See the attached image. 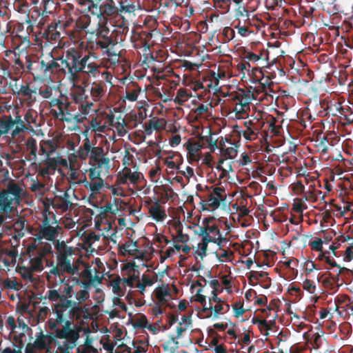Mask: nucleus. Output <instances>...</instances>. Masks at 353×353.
Listing matches in <instances>:
<instances>
[{"instance_id": "nucleus-54", "label": "nucleus", "mask_w": 353, "mask_h": 353, "mask_svg": "<svg viewBox=\"0 0 353 353\" xmlns=\"http://www.w3.org/2000/svg\"><path fill=\"white\" fill-rule=\"evenodd\" d=\"M70 103H64L63 100L60 99V103L57 105L59 111L52 110V114L56 117L59 118L60 115H63L64 110H67L70 106Z\"/></svg>"}, {"instance_id": "nucleus-48", "label": "nucleus", "mask_w": 353, "mask_h": 353, "mask_svg": "<svg viewBox=\"0 0 353 353\" xmlns=\"http://www.w3.org/2000/svg\"><path fill=\"white\" fill-rule=\"evenodd\" d=\"M90 126L95 132H104L106 129V125L101 123V119L95 117L92 118L90 121Z\"/></svg>"}, {"instance_id": "nucleus-1", "label": "nucleus", "mask_w": 353, "mask_h": 353, "mask_svg": "<svg viewBox=\"0 0 353 353\" xmlns=\"http://www.w3.org/2000/svg\"><path fill=\"white\" fill-rule=\"evenodd\" d=\"M94 47L84 46L83 42L77 46L68 48L58 59L52 55L48 61L41 59L40 64L41 76L43 78L50 77L59 70L67 76L70 83L75 85L81 81V74L88 77H96L99 73L100 64L98 56L92 52Z\"/></svg>"}, {"instance_id": "nucleus-42", "label": "nucleus", "mask_w": 353, "mask_h": 353, "mask_svg": "<svg viewBox=\"0 0 353 353\" xmlns=\"http://www.w3.org/2000/svg\"><path fill=\"white\" fill-rule=\"evenodd\" d=\"M213 2L214 7L221 13H227L230 10L231 0H213Z\"/></svg>"}, {"instance_id": "nucleus-17", "label": "nucleus", "mask_w": 353, "mask_h": 353, "mask_svg": "<svg viewBox=\"0 0 353 353\" xmlns=\"http://www.w3.org/2000/svg\"><path fill=\"white\" fill-rule=\"evenodd\" d=\"M166 126V121L163 118H154L150 119L144 125V134L150 135L153 130L160 131L164 130Z\"/></svg>"}, {"instance_id": "nucleus-37", "label": "nucleus", "mask_w": 353, "mask_h": 353, "mask_svg": "<svg viewBox=\"0 0 353 353\" xmlns=\"http://www.w3.org/2000/svg\"><path fill=\"white\" fill-rule=\"evenodd\" d=\"M78 353H97V351L92 345V340L86 337L83 345H79L77 347Z\"/></svg>"}, {"instance_id": "nucleus-24", "label": "nucleus", "mask_w": 353, "mask_h": 353, "mask_svg": "<svg viewBox=\"0 0 353 353\" xmlns=\"http://www.w3.org/2000/svg\"><path fill=\"white\" fill-rule=\"evenodd\" d=\"M36 248V245L34 244L28 248L27 252L29 256H32V252ZM33 272L41 271L43 270L42 256L39 254L33 258H30L29 264L28 265Z\"/></svg>"}, {"instance_id": "nucleus-30", "label": "nucleus", "mask_w": 353, "mask_h": 353, "mask_svg": "<svg viewBox=\"0 0 353 353\" xmlns=\"http://www.w3.org/2000/svg\"><path fill=\"white\" fill-rule=\"evenodd\" d=\"M216 236L212 237L210 235H207L203 237L202 241L198 244L197 249L196 250V254L201 259L206 255L208 249V244L210 242H215Z\"/></svg>"}, {"instance_id": "nucleus-11", "label": "nucleus", "mask_w": 353, "mask_h": 353, "mask_svg": "<svg viewBox=\"0 0 353 353\" xmlns=\"http://www.w3.org/2000/svg\"><path fill=\"white\" fill-rule=\"evenodd\" d=\"M39 0H33L32 3L34 7L32 8V12L28 14L26 17L25 22L26 24H32V26L37 24V26H42L44 23L43 17H46L41 10V6H37Z\"/></svg>"}, {"instance_id": "nucleus-32", "label": "nucleus", "mask_w": 353, "mask_h": 353, "mask_svg": "<svg viewBox=\"0 0 353 353\" xmlns=\"http://www.w3.org/2000/svg\"><path fill=\"white\" fill-rule=\"evenodd\" d=\"M156 279L154 277L143 275L141 279L138 281L137 288L139 289L140 293L143 294L145 291L146 287L153 285Z\"/></svg>"}, {"instance_id": "nucleus-39", "label": "nucleus", "mask_w": 353, "mask_h": 353, "mask_svg": "<svg viewBox=\"0 0 353 353\" xmlns=\"http://www.w3.org/2000/svg\"><path fill=\"white\" fill-rule=\"evenodd\" d=\"M341 109V103L337 101L328 102L325 108L327 114H331L332 116H336L337 113L340 112Z\"/></svg>"}, {"instance_id": "nucleus-52", "label": "nucleus", "mask_w": 353, "mask_h": 353, "mask_svg": "<svg viewBox=\"0 0 353 353\" xmlns=\"http://www.w3.org/2000/svg\"><path fill=\"white\" fill-rule=\"evenodd\" d=\"M18 271L23 278L31 281L32 279L33 271L28 265H22L19 267Z\"/></svg>"}, {"instance_id": "nucleus-21", "label": "nucleus", "mask_w": 353, "mask_h": 353, "mask_svg": "<svg viewBox=\"0 0 353 353\" xmlns=\"http://www.w3.org/2000/svg\"><path fill=\"white\" fill-rule=\"evenodd\" d=\"M108 21L98 20L97 27L94 29H92L89 33L95 34L100 39L113 38L114 36L112 35V34L109 36L110 30L108 26Z\"/></svg>"}, {"instance_id": "nucleus-57", "label": "nucleus", "mask_w": 353, "mask_h": 353, "mask_svg": "<svg viewBox=\"0 0 353 353\" xmlns=\"http://www.w3.org/2000/svg\"><path fill=\"white\" fill-rule=\"evenodd\" d=\"M148 323L145 316H140L132 321V325L136 328H145Z\"/></svg>"}, {"instance_id": "nucleus-19", "label": "nucleus", "mask_w": 353, "mask_h": 353, "mask_svg": "<svg viewBox=\"0 0 353 353\" xmlns=\"http://www.w3.org/2000/svg\"><path fill=\"white\" fill-rule=\"evenodd\" d=\"M133 171L129 168H125L123 170L119 177L120 183H125L129 180L131 183H135L139 181L142 176L141 174L137 171L135 165L133 167Z\"/></svg>"}, {"instance_id": "nucleus-14", "label": "nucleus", "mask_w": 353, "mask_h": 353, "mask_svg": "<svg viewBox=\"0 0 353 353\" xmlns=\"http://www.w3.org/2000/svg\"><path fill=\"white\" fill-rule=\"evenodd\" d=\"M13 32L25 43H30V35L34 32V26L32 24H26V22H15Z\"/></svg>"}, {"instance_id": "nucleus-25", "label": "nucleus", "mask_w": 353, "mask_h": 353, "mask_svg": "<svg viewBox=\"0 0 353 353\" xmlns=\"http://www.w3.org/2000/svg\"><path fill=\"white\" fill-rule=\"evenodd\" d=\"M252 100H257L253 92L249 88L248 90L240 89L234 97V101L241 102L245 105H250Z\"/></svg>"}, {"instance_id": "nucleus-35", "label": "nucleus", "mask_w": 353, "mask_h": 353, "mask_svg": "<svg viewBox=\"0 0 353 353\" xmlns=\"http://www.w3.org/2000/svg\"><path fill=\"white\" fill-rule=\"evenodd\" d=\"M121 252L123 254L137 256L138 246L136 242H128L121 247Z\"/></svg>"}, {"instance_id": "nucleus-53", "label": "nucleus", "mask_w": 353, "mask_h": 353, "mask_svg": "<svg viewBox=\"0 0 353 353\" xmlns=\"http://www.w3.org/2000/svg\"><path fill=\"white\" fill-rule=\"evenodd\" d=\"M78 4L85 7V11L92 13L94 8H97L96 4H94L92 0H77Z\"/></svg>"}, {"instance_id": "nucleus-62", "label": "nucleus", "mask_w": 353, "mask_h": 353, "mask_svg": "<svg viewBox=\"0 0 353 353\" xmlns=\"http://www.w3.org/2000/svg\"><path fill=\"white\" fill-rule=\"evenodd\" d=\"M223 35L225 39L231 41L235 37L234 30L230 27H225L223 30Z\"/></svg>"}, {"instance_id": "nucleus-26", "label": "nucleus", "mask_w": 353, "mask_h": 353, "mask_svg": "<svg viewBox=\"0 0 353 353\" xmlns=\"http://www.w3.org/2000/svg\"><path fill=\"white\" fill-rule=\"evenodd\" d=\"M84 43L83 41H82ZM116 41L114 38H107V39H101L96 41L95 45L94 43H91L89 45L88 43L84 44V46H88V50H90V47L93 46L94 50L92 52L94 53V50L100 48L101 50H104L106 52H108L110 49L109 46H114L115 44H117ZM97 54V53L95 52Z\"/></svg>"}, {"instance_id": "nucleus-3", "label": "nucleus", "mask_w": 353, "mask_h": 353, "mask_svg": "<svg viewBox=\"0 0 353 353\" xmlns=\"http://www.w3.org/2000/svg\"><path fill=\"white\" fill-rule=\"evenodd\" d=\"M77 89L70 94L72 102L81 103V109L85 113H90L92 110L94 102L99 101L105 94V84L103 81L93 82L90 88V94L86 92L85 87L76 84Z\"/></svg>"}, {"instance_id": "nucleus-28", "label": "nucleus", "mask_w": 353, "mask_h": 353, "mask_svg": "<svg viewBox=\"0 0 353 353\" xmlns=\"http://www.w3.org/2000/svg\"><path fill=\"white\" fill-rule=\"evenodd\" d=\"M190 326V319L185 316H181L176 326V338L179 339L185 336Z\"/></svg>"}, {"instance_id": "nucleus-4", "label": "nucleus", "mask_w": 353, "mask_h": 353, "mask_svg": "<svg viewBox=\"0 0 353 353\" xmlns=\"http://www.w3.org/2000/svg\"><path fill=\"white\" fill-rule=\"evenodd\" d=\"M91 22L88 15H82L77 19L71 30H67V34L71 41L78 42L85 37L90 30H86Z\"/></svg>"}, {"instance_id": "nucleus-9", "label": "nucleus", "mask_w": 353, "mask_h": 353, "mask_svg": "<svg viewBox=\"0 0 353 353\" xmlns=\"http://www.w3.org/2000/svg\"><path fill=\"white\" fill-rule=\"evenodd\" d=\"M117 1H105L97 8H94L92 14L97 16L98 20L108 21V18L117 14L119 10V6H117Z\"/></svg>"}, {"instance_id": "nucleus-49", "label": "nucleus", "mask_w": 353, "mask_h": 353, "mask_svg": "<svg viewBox=\"0 0 353 353\" xmlns=\"http://www.w3.org/2000/svg\"><path fill=\"white\" fill-rule=\"evenodd\" d=\"M41 154H51L54 150V144L52 141H47L40 143Z\"/></svg>"}, {"instance_id": "nucleus-64", "label": "nucleus", "mask_w": 353, "mask_h": 353, "mask_svg": "<svg viewBox=\"0 0 353 353\" xmlns=\"http://www.w3.org/2000/svg\"><path fill=\"white\" fill-rule=\"evenodd\" d=\"M243 136L248 140H252L256 137V133L250 126H247V129L242 131Z\"/></svg>"}, {"instance_id": "nucleus-60", "label": "nucleus", "mask_w": 353, "mask_h": 353, "mask_svg": "<svg viewBox=\"0 0 353 353\" xmlns=\"http://www.w3.org/2000/svg\"><path fill=\"white\" fill-rule=\"evenodd\" d=\"M75 297L79 303H82L86 301L89 298V294L86 288L85 287L83 290H81L80 291L76 293Z\"/></svg>"}, {"instance_id": "nucleus-5", "label": "nucleus", "mask_w": 353, "mask_h": 353, "mask_svg": "<svg viewBox=\"0 0 353 353\" xmlns=\"http://www.w3.org/2000/svg\"><path fill=\"white\" fill-rule=\"evenodd\" d=\"M254 83H258V85L254 87L250 86V88L257 99L263 100V97H265L267 100H269L268 97H270L271 100L273 99L272 93H274V91L272 88L273 82L269 77L263 75L261 79L254 80Z\"/></svg>"}, {"instance_id": "nucleus-38", "label": "nucleus", "mask_w": 353, "mask_h": 353, "mask_svg": "<svg viewBox=\"0 0 353 353\" xmlns=\"http://www.w3.org/2000/svg\"><path fill=\"white\" fill-rule=\"evenodd\" d=\"M39 6H41V10L46 16L48 14H52L56 8V5L53 0H41Z\"/></svg>"}, {"instance_id": "nucleus-58", "label": "nucleus", "mask_w": 353, "mask_h": 353, "mask_svg": "<svg viewBox=\"0 0 353 353\" xmlns=\"http://www.w3.org/2000/svg\"><path fill=\"white\" fill-rule=\"evenodd\" d=\"M243 57L250 63L257 64L259 62L258 54L250 51H245Z\"/></svg>"}, {"instance_id": "nucleus-56", "label": "nucleus", "mask_w": 353, "mask_h": 353, "mask_svg": "<svg viewBox=\"0 0 353 353\" xmlns=\"http://www.w3.org/2000/svg\"><path fill=\"white\" fill-rule=\"evenodd\" d=\"M25 144L26 145L27 149L30 150L28 154H37V141L34 138H28V140L25 142Z\"/></svg>"}, {"instance_id": "nucleus-41", "label": "nucleus", "mask_w": 353, "mask_h": 353, "mask_svg": "<svg viewBox=\"0 0 353 353\" xmlns=\"http://www.w3.org/2000/svg\"><path fill=\"white\" fill-rule=\"evenodd\" d=\"M164 350L168 353H178L179 342L175 339L171 338L163 345Z\"/></svg>"}, {"instance_id": "nucleus-34", "label": "nucleus", "mask_w": 353, "mask_h": 353, "mask_svg": "<svg viewBox=\"0 0 353 353\" xmlns=\"http://www.w3.org/2000/svg\"><path fill=\"white\" fill-rule=\"evenodd\" d=\"M209 106H211V103H200L195 109H193L192 112L195 114V119L198 120L200 118L207 117L210 113Z\"/></svg>"}, {"instance_id": "nucleus-20", "label": "nucleus", "mask_w": 353, "mask_h": 353, "mask_svg": "<svg viewBox=\"0 0 353 353\" xmlns=\"http://www.w3.org/2000/svg\"><path fill=\"white\" fill-rule=\"evenodd\" d=\"M71 288L69 286L64 285L63 291L50 290L48 294V298L52 301H59L63 303H68L67 298L71 297Z\"/></svg>"}, {"instance_id": "nucleus-7", "label": "nucleus", "mask_w": 353, "mask_h": 353, "mask_svg": "<svg viewBox=\"0 0 353 353\" xmlns=\"http://www.w3.org/2000/svg\"><path fill=\"white\" fill-rule=\"evenodd\" d=\"M60 340L58 343V349L61 353H69L77 345L79 337V332L74 330L65 329L59 333Z\"/></svg>"}, {"instance_id": "nucleus-22", "label": "nucleus", "mask_w": 353, "mask_h": 353, "mask_svg": "<svg viewBox=\"0 0 353 353\" xmlns=\"http://www.w3.org/2000/svg\"><path fill=\"white\" fill-rule=\"evenodd\" d=\"M18 94L26 97L25 101L29 107L32 106L37 101L36 89H32L28 84L21 85Z\"/></svg>"}, {"instance_id": "nucleus-50", "label": "nucleus", "mask_w": 353, "mask_h": 353, "mask_svg": "<svg viewBox=\"0 0 353 353\" xmlns=\"http://www.w3.org/2000/svg\"><path fill=\"white\" fill-rule=\"evenodd\" d=\"M54 228L52 226H44L40 232L41 236L47 240H52L54 236Z\"/></svg>"}, {"instance_id": "nucleus-15", "label": "nucleus", "mask_w": 353, "mask_h": 353, "mask_svg": "<svg viewBox=\"0 0 353 353\" xmlns=\"http://www.w3.org/2000/svg\"><path fill=\"white\" fill-rule=\"evenodd\" d=\"M75 104L78 105V112L77 114L71 113L70 110L68 108L67 110H64L63 115H60L58 119L62 121L72 122L74 121L77 123H82L89 113H85L82 110L81 103Z\"/></svg>"}, {"instance_id": "nucleus-23", "label": "nucleus", "mask_w": 353, "mask_h": 353, "mask_svg": "<svg viewBox=\"0 0 353 353\" xmlns=\"http://www.w3.org/2000/svg\"><path fill=\"white\" fill-rule=\"evenodd\" d=\"M15 194L3 192L0 193V212H7L12 208V203L16 200Z\"/></svg>"}, {"instance_id": "nucleus-55", "label": "nucleus", "mask_w": 353, "mask_h": 353, "mask_svg": "<svg viewBox=\"0 0 353 353\" xmlns=\"http://www.w3.org/2000/svg\"><path fill=\"white\" fill-rule=\"evenodd\" d=\"M188 98V91L184 88H181L178 90L176 92V97L174 99V101L181 105L184 101L187 100Z\"/></svg>"}, {"instance_id": "nucleus-12", "label": "nucleus", "mask_w": 353, "mask_h": 353, "mask_svg": "<svg viewBox=\"0 0 353 353\" xmlns=\"http://www.w3.org/2000/svg\"><path fill=\"white\" fill-rule=\"evenodd\" d=\"M116 29L112 32L116 43H121L124 41L125 37L129 30V22L124 17L121 16L115 21L114 25Z\"/></svg>"}, {"instance_id": "nucleus-47", "label": "nucleus", "mask_w": 353, "mask_h": 353, "mask_svg": "<svg viewBox=\"0 0 353 353\" xmlns=\"http://www.w3.org/2000/svg\"><path fill=\"white\" fill-rule=\"evenodd\" d=\"M126 123V130L132 129L137 127V117L136 114H126L125 117H123Z\"/></svg>"}, {"instance_id": "nucleus-2", "label": "nucleus", "mask_w": 353, "mask_h": 353, "mask_svg": "<svg viewBox=\"0 0 353 353\" xmlns=\"http://www.w3.org/2000/svg\"><path fill=\"white\" fill-rule=\"evenodd\" d=\"M217 285L218 283L215 281L206 283L203 286L194 285V288H199L194 296V301L200 303L205 311L210 310L214 317L229 310V305L217 296Z\"/></svg>"}, {"instance_id": "nucleus-33", "label": "nucleus", "mask_w": 353, "mask_h": 353, "mask_svg": "<svg viewBox=\"0 0 353 353\" xmlns=\"http://www.w3.org/2000/svg\"><path fill=\"white\" fill-rule=\"evenodd\" d=\"M110 286L112 288V292L114 294L119 296L123 295L125 286L123 285L121 278L117 277L110 281Z\"/></svg>"}, {"instance_id": "nucleus-40", "label": "nucleus", "mask_w": 353, "mask_h": 353, "mask_svg": "<svg viewBox=\"0 0 353 353\" xmlns=\"http://www.w3.org/2000/svg\"><path fill=\"white\" fill-rule=\"evenodd\" d=\"M142 39L141 44L144 48V51H150V48L155 43L156 41L152 39L153 38H150L148 31L145 30H142Z\"/></svg>"}, {"instance_id": "nucleus-6", "label": "nucleus", "mask_w": 353, "mask_h": 353, "mask_svg": "<svg viewBox=\"0 0 353 353\" xmlns=\"http://www.w3.org/2000/svg\"><path fill=\"white\" fill-rule=\"evenodd\" d=\"M223 192L224 189L221 187L214 188L206 199L200 202L202 210L212 212L218 209L221 203L225 200L226 195Z\"/></svg>"}, {"instance_id": "nucleus-36", "label": "nucleus", "mask_w": 353, "mask_h": 353, "mask_svg": "<svg viewBox=\"0 0 353 353\" xmlns=\"http://www.w3.org/2000/svg\"><path fill=\"white\" fill-rule=\"evenodd\" d=\"M254 323L257 324L260 330L264 333L265 335H268V330L272 329V327L274 324L272 321H267L266 320H254Z\"/></svg>"}, {"instance_id": "nucleus-29", "label": "nucleus", "mask_w": 353, "mask_h": 353, "mask_svg": "<svg viewBox=\"0 0 353 353\" xmlns=\"http://www.w3.org/2000/svg\"><path fill=\"white\" fill-rule=\"evenodd\" d=\"M235 105L233 109L234 116L238 119H245L248 117L250 111V105H245L241 102L234 101Z\"/></svg>"}, {"instance_id": "nucleus-27", "label": "nucleus", "mask_w": 353, "mask_h": 353, "mask_svg": "<svg viewBox=\"0 0 353 353\" xmlns=\"http://www.w3.org/2000/svg\"><path fill=\"white\" fill-rule=\"evenodd\" d=\"M141 90V88L137 83L130 81L126 84L125 98L129 101H136Z\"/></svg>"}, {"instance_id": "nucleus-63", "label": "nucleus", "mask_w": 353, "mask_h": 353, "mask_svg": "<svg viewBox=\"0 0 353 353\" xmlns=\"http://www.w3.org/2000/svg\"><path fill=\"white\" fill-rule=\"evenodd\" d=\"M94 160L97 162L99 168L103 166L105 168H108L109 160L108 158H105L103 156H94Z\"/></svg>"}, {"instance_id": "nucleus-13", "label": "nucleus", "mask_w": 353, "mask_h": 353, "mask_svg": "<svg viewBox=\"0 0 353 353\" xmlns=\"http://www.w3.org/2000/svg\"><path fill=\"white\" fill-rule=\"evenodd\" d=\"M124 277L121 279L122 283L124 286L128 285L132 287L134 283L139 277V272L136 269V266L130 263H128L122 268Z\"/></svg>"}, {"instance_id": "nucleus-43", "label": "nucleus", "mask_w": 353, "mask_h": 353, "mask_svg": "<svg viewBox=\"0 0 353 353\" xmlns=\"http://www.w3.org/2000/svg\"><path fill=\"white\" fill-rule=\"evenodd\" d=\"M50 339L47 336H41L36 339L34 347L38 350H45L48 347Z\"/></svg>"}, {"instance_id": "nucleus-16", "label": "nucleus", "mask_w": 353, "mask_h": 353, "mask_svg": "<svg viewBox=\"0 0 353 353\" xmlns=\"http://www.w3.org/2000/svg\"><path fill=\"white\" fill-rule=\"evenodd\" d=\"M108 119L109 124L115 128L118 136L123 137L128 133L126 123L121 114L118 117H115L114 115L110 114L108 115Z\"/></svg>"}, {"instance_id": "nucleus-61", "label": "nucleus", "mask_w": 353, "mask_h": 353, "mask_svg": "<svg viewBox=\"0 0 353 353\" xmlns=\"http://www.w3.org/2000/svg\"><path fill=\"white\" fill-rule=\"evenodd\" d=\"M234 316L236 318L241 317L245 312L243 305L241 303H236L232 306Z\"/></svg>"}, {"instance_id": "nucleus-45", "label": "nucleus", "mask_w": 353, "mask_h": 353, "mask_svg": "<svg viewBox=\"0 0 353 353\" xmlns=\"http://www.w3.org/2000/svg\"><path fill=\"white\" fill-rule=\"evenodd\" d=\"M281 129V126L279 124V119L276 117H272L269 121L268 130H270L274 135H279Z\"/></svg>"}, {"instance_id": "nucleus-18", "label": "nucleus", "mask_w": 353, "mask_h": 353, "mask_svg": "<svg viewBox=\"0 0 353 353\" xmlns=\"http://www.w3.org/2000/svg\"><path fill=\"white\" fill-rule=\"evenodd\" d=\"M154 294L155 298L161 304H165L172 299L171 289L166 285H162L156 288L154 291Z\"/></svg>"}, {"instance_id": "nucleus-10", "label": "nucleus", "mask_w": 353, "mask_h": 353, "mask_svg": "<svg viewBox=\"0 0 353 353\" xmlns=\"http://www.w3.org/2000/svg\"><path fill=\"white\" fill-rule=\"evenodd\" d=\"M59 256H58V265L61 270L70 274H74L77 269L74 265L71 260L68 258V255L72 254V250L70 248H66L63 245V248H59Z\"/></svg>"}, {"instance_id": "nucleus-51", "label": "nucleus", "mask_w": 353, "mask_h": 353, "mask_svg": "<svg viewBox=\"0 0 353 353\" xmlns=\"http://www.w3.org/2000/svg\"><path fill=\"white\" fill-rule=\"evenodd\" d=\"M142 31L137 32L134 30H132V34L130 37V41L134 43V47L137 48L139 47H142L141 41H142Z\"/></svg>"}, {"instance_id": "nucleus-8", "label": "nucleus", "mask_w": 353, "mask_h": 353, "mask_svg": "<svg viewBox=\"0 0 353 353\" xmlns=\"http://www.w3.org/2000/svg\"><path fill=\"white\" fill-rule=\"evenodd\" d=\"M32 57L28 53L21 52L18 55L14 54V64L12 66V70L15 74V78L19 77L23 73L31 72L32 60Z\"/></svg>"}, {"instance_id": "nucleus-59", "label": "nucleus", "mask_w": 353, "mask_h": 353, "mask_svg": "<svg viewBox=\"0 0 353 353\" xmlns=\"http://www.w3.org/2000/svg\"><path fill=\"white\" fill-rule=\"evenodd\" d=\"M210 219H204L202 222V225L200 226L197 230H196V232L199 235L203 236V237H205L207 235H210V232H208L206 228V225H208Z\"/></svg>"}, {"instance_id": "nucleus-46", "label": "nucleus", "mask_w": 353, "mask_h": 353, "mask_svg": "<svg viewBox=\"0 0 353 353\" xmlns=\"http://www.w3.org/2000/svg\"><path fill=\"white\" fill-rule=\"evenodd\" d=\"M185 145L188 150V154H194V152H198L201 148L199 143L191 139H189Z\"/></svg>"}, {"instance_id": "nucleus-31", "label": "nucleus", "mask_w": 353, "mask_h": 353, "mask_svg": "<svg viewBox=\"0 0 353 353\" xmlns=\"http://www.w3.org/2000/svg\"><path fill=\"white\" fill-rule=\"evenodd\" d=\"M14 9L18 13L25 14L26 17L31 10L30 5L26 0H16L14 3Z\"/></svg>"}, {"instance_id": "nucleus-44", "label": "nucleus", "mask_w": 353, "mask_h": 353, "mask_svg": "<svg viewBox=\"0 0 353 353\" xmlns=\"http://www.w3.org/2000/svg\"><path fill=\"white\" fill-rule=\"evenodd\" d=\"M150 213L152 218L157 221H163L165 216L164 212L157 205L151 207Z\"/></svg>"}]
</instances>
